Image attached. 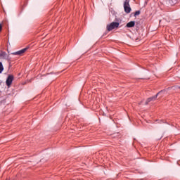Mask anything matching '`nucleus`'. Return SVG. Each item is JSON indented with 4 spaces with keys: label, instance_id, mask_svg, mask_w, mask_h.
<instances>
[{
    "label": "nucleus",
    "instance_id": "1",
    "mask_svg": "<svg viewBox=\"0 0 180 180\" xmlns=\"http://www.w3.org/2000/svg\"><path fill=\"white\" fill-rule=\"evenodd\" d=\"M124 11L125 13H130L131 8L130 7V0H125L124 2Z\"/></svg>",
    "mask_w": 180,
    "mask_h": 180
},
{
    "label": "nucleus",
    "instance_id": "2",
    "mask_svg": "<svg viewBox=\"0 0 180 180\" xmlns=\"http://www.w3.org/2000/svg\"><path fill=\"white\" fill-rule=\"evenodd\" d=\"M120 25V23H119V22H112L110 25H107V30L108 32H112V30H113V29H117V27H119Z\"/></svg>",
    "mask_w": 180,
    "mask_h": 180
},
{
    "label": "nucleus",
    "instance_id": "3",
    "mask_svg": "<svg viewBox=\"0 0 180 180\" xmlns=\"http://www.w3.org/2000/svg\"><path fill=\"white\" fill-rule=\"evenodd\" d=\"M29 49H30V46H27V47H25L18 51L13 52L12 54L13 56H22L24 53H26V51H27V50H29Z\"/></svg>",
    "mask_w": 180,
    "mask_h": 180
},
{
    "label": "nucleus",
    "instance_id": "4",
    "mask_svg": "<svg viewBox=\"0 0 180 180\" xmlns=\"http://www.w3.org/2000/svg\"><path fill=\"white\" fill-rule=\"evenodd\" d=\"M162 92V91H160V92H158L155 96H152L150 98H148L146 103L145 105H148V103H150V102H153V101H155V99H157L158 95H160V94H161Z\"/></svg>",
    "mask_w": 180,
    "mask_h": 180
},
{
    "label": "nucleus",
    "instance_id": "5",
    "mask_svg": "<svg viewBox=\"0 0 180 180\" xmlns=\"http://www.w3.org/2000/svg\"><path fill=\"white\" fill-rule=\"evenodd\" d=\"M12 82H13V75H8L6 81V84L8 88L12 85Z\"/></svg>",
    "mask_w": 180,
    "mask_h": 180
},
{
    "label": "nucleus",
    "instance_id": "6",
    "mask_svg": "<svg viewBox=\"0 0 180 180\" xmlns=\"http://www.w3.org/2000/svg\"><path fill=\"white\" fill-rule=\"evenodd\" d=\"M135 25H136V22L130 21L127 24L126 27H134Z\"/></svg>",
    "mask_w": 180,
    "mask_h": 180
},
{
    "label": "nucleus",
    "instance_id": "7",
    "mask_svg": "<svg viewBox=\"0 0 180 180\" xmlns=\"http://www.w3.org/2000/svg\"><path fill=\"white\" fill-rule=\"evenodd\" d=\"M140 13H141V12L140 11H136L135 13H134V16H139V15H140Z\"/></svg>",
    "mask_w": 180,
    "mask_h": 180
},
{
    "label": "nucleus",
    "instance_id": "8",
    "mask_svg": "<svg viewBox=\"0 0 180 180\" xmlns=\"http://www.w3.org/2000/svg\"><path fill=\"white\" fill-rule=\"evenodd\" d=\"M2 72H3L2 66L0 65V74H2Z\"/></svg>",
    "mask_w": 180,
    "mask_h": 180
},
{
    "label": "nucleus",
    "instance_id": "9",
    "mask_svg": "<svg viewBox=\"0 0 180 180\" xmlns=\"http://www.w3.org/2000/svg\"><path fill=\"white\" fill-rule=\"evenodd\" d=\"M0 66H1V68L3 69V71H4V65L2 64V62H0Z\"/></svg>",
    "mask_w": 180,
    "mask_h": 180
},
{
    "label": "nucleus",
    "instance_id": "10",
    "mask_svg": "<svg viewBox=\"0 0 180 180\" xmlns=\"http://www.w3.org/2000/svg\"><path fill=\"white\" fill-rule=\"evenodd\" d=\"M2 32V24H0V32Z\"/></svg>",
    "mask_w": 180,
    "mask_h": 180
},
{
    "label": "nucleus",
    "instance_id": "11",
    "mask_svg": "<svg viewBox=\"0 0 180 180\" xmlns=\"http://www.w3.org/2000/svg\"><path fill=\"white\" fill-rule=\"evenodd\" d=\"M4 54H5V52L0 53V57H2V56H4Z\"/></svg>",
    "mask_w": 180,
    "mask_h": 180
},
{
    "label": "nucleus",
    "instance_id": "12",
    "mask_svg": "<svg viewBox=\"0 0 180 180\" xmlns=\"http://www.w3.org/2000/svg\"><path fill=\"white\" fill-rule=\"evenodd\" d=\"M169 1H172V2L174 4V2H176V0H169Z\"/></svg>",
    "mask_w": 180,
    "mask_h": 180
}]
</instances>
